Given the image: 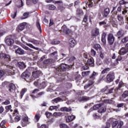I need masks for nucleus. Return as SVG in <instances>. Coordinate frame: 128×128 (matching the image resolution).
Wrapping results in <instances>:
<instances>
[{
  "label": "nucleus",
  "instance_id": "1",
  "mask_svg": "<svg viewBox=\"0 0 128 128\" xmlns=\"http://www.w3.org/2000/svg\"><path fill=\"white\" fill-rule=\"evenodd\" d=\"M6 66V69L3 70H0V78L4 76V74H6L8 76H14V72L12 70L14 67L8 65Z\"/></svg>",
  "mask_w": 128,
  "mask_h": 128
},
{
  "label": "nucleus",
  "instance_id": "2",
  "mask_svg": "<svg viewBox=\"0 0 128 128\" xmlns=\"http://www.w3.org/2000/svg\"><path fill=\"white\" fill-rule=\"evenodd\" d=\"M110 108L106 106L104 103L98 104L94 106V110H98V112L100 114H102V112H104L106 110H110Z\"/></svg>",
  "mask_w": 128,
  "mask_h": 128
},
{
  "label": "nucleus",
  "instance_id": "3",
  "mask_svg": "<svg viewBox=\"0 0 128 128\" xmlns=\"http://www.w3.org/2000/svg\"><path fill=\"white\" fill-rule=\"evenodd\" d=\"M98 74L97 72H93V73L90 76V80H90L89 84L84 86V90H86V88H90V86H92V84H94V80L96 78V76Z\"/></svg>",
  "mask_w": 128,
  "mask_h": 128
},
{
  "label": "nucleus",
  "instance_id": "4",
  "mask_svg": "<svg viewBox=\"0 0 128 128\" xmlns=\"http://www.w3.org/2000/svg\"><path fill=\"white\" fill-rule=\"evenodd\" d=\"M72 66H74V64L67 65L66 64H62L59 66L58 70H60V72H66V70L72 68Z\"/></svg>",
  "mask_w": 128,
  "mask_h": 128
},
{
  "label": "nucleus",
  "instance_id": "5",
  "mask_svg": "<svg viewBox=\"0 0 128 128\" xmlns=\"http://www.w3.org/2000/svg\"><path fill=\"white\" fill-rule=\"evenodd\" d=\"M14 36H6L5 38V42L7 46H12V44H14Z\"/></svg>",
  "mask_w": 128,
  "mask_h": 128
},
{
  "label": "nucleus",
  "instance_id": "6",
  "mask_svg": "<svg viewBox=\"0 0 128 128\" xmlns=\"http://www.w3.org/2000/svg\"><path fill=\"white\" fill-rule=\"evenodd\" d=\"M32 76L34 78H40V75L42 74V72L39 70L37 68H34V70L32 73Z\"/></svg>",
  "mask_w": 128,
  "mask_h": 128
},
{
  "label": "nucleus",
  "instance_id": "7",
  "mask_svg": "<svg viewBox=\"0 0 128 128\" xmlns=\"http://www.w3.org/2000/svg\"><path fill=\"white\" fill-rule=\"evenodd\" d=\"M0 58L1 60H6V62H10V56L8 54L4 53L0 54Z\"/></svg>",
  "mask_w": 128,
  "mask_h": 128
},
{
  "label": "nucleus",
  "instance_id": "8",
  "mask_svg": "<svg viewBox=\"0 0 128 128\" xmlns=\"http://www.w3.org/2000/svg\"><path fill=\"white\" fill-rule=\"evenodd\" d=\"M107 40L110 46L114 44V34H108Z\"/></svg>",
  "mask_w": 128,
  "mask_h": 128
},
{
  "label": "nucleus",
  "instance_id": "9",
  "mask_svg": "<svg viewBox=\"0 0 128 128\" xmlns=\"http://www.w3.org/2000/svg\"><path fill=\"white\" fill-rule=\"evenodd\" d=\"M30 73L28 72H23L21 76V78L25 80L26 82H28L30 80Z\"/></svg>",
  "mask_w": 128,
  "mask_h": 128
},
{
  "label": "nucleus",
  "instance_id": "10",
  "mask_svg": "<svg viewBox=\"0 0 128 128\" xmlns=\"http://www.w3.org/2000/svg\"><path fill=\"white\" fill-rule=\"evenodd\" d=\"M114 75L110 74H108L106 76V80H107V82H112L114 80Z\"/></svg>",
  "mask_w": 128,
  "mask_h": 128
},
{
  "label": "nucleus",
  "instance_id": "11",
  "mask_svg": "<svg viewBox=\"0 0 128 128\" xmlns=\"http://www.w3.org/2000/svg\"><path fill=\"white\" fill-rule=\"evenodd\" d=\"M94 48L98 52H103L102 48L100 44H96L94 46Z\"/></svg>",
  "mask_w": 128,
  "mask_h": 128
},
{
  "label": "nucleus",
  "instance_id": "12",
  "mask_svg": "<svg viewBox=\"0 0 128 128\" xmlns=\"http://www.w3.org/2000/svg\"><path fill=\"white\" fill-rule=\"evenodd\" d=\"M128 49H126L124 48H121V49L118 52L119 54H120L121 56H124V54H128Z\"/></svg>",
  "mask_w": 128,
  "mask_h": 128
},
{
  "label": "nucleus",
  "instance_id": "13",
  "mask_svg": "<svg viewBox=\"0 0 128 128\" xmlns=\"http://www.w3.org/2000/svg\"><path fill=\"white\" fill-rule=\"evenodd\" d=\"M15 52L17 54H20V56H22V54H26L24 50L20 48H18L16 50Z\"/></svg>",
  "mask_w": 128,
  "mask_h": 128
},
{
  "label": "nucleus",
  "instance_id": "14",
  "mask_svg": "<svg viewBox=\"0 0 128 128\" xmlns=\"http://www.w3.org/2000/svg\"><path fill=\"white\" fill-rule=\"evenodd\" d=\"M87 64L90 66H94V58H91L88 59Z\"/></svg>",
  "mask_w": 128,
  "mask_h": 128
},
{
  "label": "nucleus",
  "instance_id": "15",
  "mask_svg": "<svg viewBox=\"0 0 128 128\" xmlns=\"http://www.w3.org/2000/svg\"><path fill=\"white\" fill-rule=\"evenodd\" d=\"M66 100V98L64 99V98H60L58 97L52 100V104H54V102H56V104H57V102H64V100Z\"/></svg>",
  "mask_w": 128,
  "mask_h": 128
},
{
  "label": "nucleus",
  "instance_id": "16",
  "mask_svg": "<svg viewBox=\"0 0 128 128\" xmlns=\"http://www.w3.org/2000/svg\"><path fill=\"white\" fill-rule=\"evenodd\" d=\"M98 34H100V30L98 28H96L92 30V36H98Z\"/></svg>",
  "mask_w": 128,
  "mask_h": 128
},
{
  "label": "nucleus",
  "instance_id": "17",
  "mask_svg": "<svg viewBox=\"0 0 128 128\" xmlns=\"http://www.w3.org/2000/svg\"><path fill=\"white\" fill-rule=\"evenodd\" d=\"M60 30L62 32L66 34H68V32H70V30H68V29L66 27V25H63V26L62 27Z\"/></svg>",
  "mask_w": 128,
  "mask_h": 128
},
{
  "label": "nucleus",
  "instance_id": "18",
  "mask_svg": "<svg viewBox=\"0 0 128 128\" xmlns=\"http://www.w3.org/2000/svg\"><path fill=\"white\" fill-rule=\"evenodd\" d=\"M118 88H114V87L112 88L108 89V94H118Z\"/></svg>",
  "mask_w": 128,
  "mask_h": 128
},
{
  "label": "nucleus",
  "instance_id": "19",
  "mask_svg": "<svg viewBox=\"0 0 128 128\" xmlns=\"http://www.w3.org/2000/svg\"><path fill=\"white\" fill-rule=\"evenodd\" d=\"M90 100V98L86 96H83L78 98L79 102H88V100Z\"/></svg>",
  "mask_w": 128,
  "mask_h": 128
},
{
  "label": "nucleus",
  "instance_id": "20",
  "mask_svg": "<svg viewBox=\"0 0 128 128\" xmlns=\"http://www.w3.org/2000/svg\"><path fill=\"white\" fill-rule=\"evenodd\" d=\"M17 65L21 70H24V68H25L26 67L24 62H18Z\"/></svg>",
  "mask_w": 128,
  "mask_h": 128
},
{
  "label": "nucleus",
  "instance_id": "21",
  "mask_svg": "<svg viewBox=\"0 0 128 128\" xmlns=\"http://www.w3.org/2000/svg\"><path fill=\"white\" fill-rule=\"evenodd\" d=\"M124 36V30H120L117 32V36L118 38H122V36Z\"/></svg>",
  "mask_w": 128,
  "mask_h": 128
},
{
  "label": "nucleus",
  "instance_id": "22",
  "mask_svg": "<svg viewBox=\"0 0 128 128\" xmlns=\"http://www.w3.org/2000/svg\"><path fill=\"white\" fill-rule=\"evenodd\" d=\"M28 42H32V44H35L36 46L40 44V41L36 40L34 39L30 38L28 40Z\"/></svg>",
  "mask_w": 128,
  "mask_h": 128
},
{
  "label": "nucleus",
  "instance_id": "23",
  "mask_svg": "<svg viewBox=\"0 0 128 128\" xmlns=\"http://www.w3.org/2000/svg\"><path fill=\"white\" fill-rule=\"evenodd\" d=\"M69 44L71 48H74L76 44V40L74 38H70L68 40Z\"/></svg>",
  "mask_w": 128,
  "mask_h": 128
},
{
  "label": "nucleus",
  "instance_id": "24",
  "mask_svg": "<svg viewBox=\"0 0 128 128\" xmlns=\"http://www.w3.org/2000/svg\"><path fill=\"white\" fill-rule=\"evenodd\" d=\"M8 86H9V91L10 92H12V90H16V86L14 85V84L12 83L9 84Z\"/></svg>",
  "mask_w": 128,
  "mask_h": 128
},
{
  "label": "nucleus",
  "instance_id": "25",
  "mask_svg": "<svg viewBox=\"0 0 128 128\" xmlns=\"http://www.w3.org/2000/svg\"><path fill=\"white\" fill-rule=\"evenodd\" d=\"M74 118H76V116L74 115L68 116V118H66V122H72V120H74Z\"/></svg>",
  "mask_w": 128,
  "mask_h": 128
},
{
  "label": "nucleus",
  "instance_id": "26",
  "mask_svg": "<svg viewBox=\"0 0 128 128\" xmlns=\"http://www.w3.org/2000/svg\"><path fill=\"white\" fill-rule=\"evenodd\" d=\"M54 62V60L52 58L47 59L44 61L43 64H52Z\"/></svg>",
  "mask_w": 128,
  "mask_h": 128
},
{
  "label": "nucleus",
  "instance_id": "27",
  "mask_svg": "<svg viewBox=\"0 0 128 128\" xmlns=\"http://www.w3.org/2000/svg\"><path fill=\"white\" fill-rule=\"evenodd\" d=\"M88 20H89V22H92V18L90 16H88V14H86L84 16L83 20L84 22H88Z\"/></svg>",
  "mask_w": 128,
  "mask_h": 128
},
{
  "label": "nucleus",
  "instance_id": "28",
  "mask_svg": "<svg viewBox=\"0 0 128 128\" xmlns=\"http://www.w3.org/2000/svg\"><path fill=\"white\" fill-rule=\"evenodd\" d=\"M117 18L119 22L120 26L124 24V18L122 16H118Z\"/></svg>",
  "mask_w": 128,
  "mask_h": 128
},
{
  "label": "nucleus",
  "instance_id": "29",
  "mask_svg": "<svg viewBox=\"0 0 128 128\" xmlns=\"http://www.w3.org/2000/svg\"><path fill=\"white\" fill-rule=\"evenodd\" d=\"M110 14V8H106L104 10V16L106 18Z\"/></svg>",
  "mask_w": 128,
  "mask_h": 128
},
{
  "label": "nucleus",
  "instance_id": "30",
  "mask_svg": "<svg viewBox=\"0 0 128 128\" xmlns=\"http://www.w3.org/2000/svg\"><path fill=\"white\" fill-rule=\"evenodd\" d=\"M106 33H103L102 36V42H103V44H106Z\"/></svg>",
  "mask_w": 128,
  "mask_h": 128
},
{
  "label": "nucleus",
  "instance_id": "31",
  "mask_svg": "<svg viewBox=\"0 0 128 128\" xmlns=\"http://www.w3.org/2000/svg\"><path fill=\"white\" fill-rule=\"evenodd\" d=\"M104 102L106 104H114V101L112 100H104Z\"/></svg>",
  "mask_w": 128,
  "mask_h": 128
},
{
  "label": "nucleus",
  "instance_id": "32",
  "mask_svg": "<svg viewBox=\"0 0 128 128\" xmlns=\"http://www.w3.org/2000/svg\"><path fill=\"white\" fill-rule=\"evenodd\" d=\"M60 110H61V112H70V110H72V109H70L68 108H66V107H63L60 108Z\"/></svg>",
  "mask_w": 128,
  "mask_h": 128
},
{
  "label": "nucleus",
  "instance_id": "33",
  "mask_svg": "<svg viewBox=\"0 0 128 128\" xmlns=\"http://www.w3.org/2000/svg\"><path fill=\"white\" fill-rule=\"evenodd\" d=\"M46 94L44 92H40L36 96H34L33 98H40L42 96H44Z\"/></svg>",
  "mask_w": 128,
  "mask_h": 128
},
{
  "label": "nucleus",
  "instance_id": "34",
  "mask_svg": "<svg viewBox=\"0 0 128 128\" xmlns=\"http://www.w3.org/2000/svg\"><path fill=\"white\" fill-rule=\"evenodd\" d=\"M26 46H30V48H34V50H38V48H36L32 44H30V43L26 42Z\"/></svg>",
  "mask_w": 128,
  "mask_h": 128
},
{
  "label": "nucleus",
  "instance_id": "35",
  "mask_svg": "<svg viewBox=\"0 0 128 128\" xmlns=\"http://www.w3.org/2000/svg\"><path fill=\"white\" fill-rule=\"evenodd\" d=\"M18 28L20 30H24V23H22L18 26Z\"/></svg>",
  "mask_w": 128,
  "mask_h": 128
},
{
  "label": "nucleus",
  "instance_id": "36",
  "mask_svg": "<svg viewBox=\"0 0 128 128\" xmlns=\"http://www.w3.org/2000/svg\"><path fill=\"white\" fill-rule=\"evenodd\" d=\"M26 88H24L22 90L21 92H20V98H22V96H24V94H26Z\"/></svg>",
  "mask_w": 128,
  "mask_h": 128
},
{
  "label": "nucleus",
  "instance_id": "37",
  "mask_svg": "<svg viewBox=\"0 0 128 128\" xmlns=\"http://www.w3.org/2000/svg\"><path fill=\"white\" fill-rule=\"evenodd\" d=\"M12 105H9L8 106H6V112H10H10H12Z\"/></svg>",
  "mask_w": 128,
  "mask_h": 128
},
{
  "label": "nucleus",
  "instance_id": "38",
  "mask_svg": "<svg viewBox=\"0 0 128 128\" xmlns=\"http://www.w3.org/2000/svg\"><path fill=\"white\" fill-rule=\"evenodd\" d=\"M76 14L78 16H80L82 14H83L84 12H82V9L78 8L76 10Z\"/></svg>",
  "mask_w": 128,
  "mask_h": 128
},
{
  "label": "nucleus",
  "instance_id": "39",
  "mask_svg": "<svg viewBox=\"0 0 128 128\" xmlns=\"http://www.w3.org/2000/svg\"><path fill=\"white\" fill-rule=\"evenodd\" d=\"M104 62L106 64H110L112 63V59H105L104 60Z\"/></svg>",
  "mask_w": 128,
  "mask_h": 128
},
{
  "label": "nucleus",
  "instance_id": "40",
  "mask_svg": "<svg viewBox=\"0 0 128 128\" xmlns=\"http://www.w3.org/2000/svg\"><path fill=\"white\" fill-rule=\"evenodd\" d=\"M48 86V83H46V82H42V84H40V86L42 88H44Z\"/></svg>",
  "mask_w": 128,
  "mask_h": 128
},
{
  "label": "nucleus",
  "instance_id": "41",
  "mask_svg": "<svg viewBox=\"0 0 128 128\" xmlns=\"http://www.w3.org/2000/svg\"><path fill=\"white\" fill-rule=\"evenodd\" d=\"M90 74V71H86L82 72V76H88Z\"/></svg>",
  "mask_w": 128,
  "mask_h": 128
},
{
  "label": "nucleus",
  "instance_id": "42",
  "mask_svg": "<svg viewBox=\"0 0 128 128\" xmlns=\"http://www.w3.org/2000/svg\"><path fill=\"white\" fill-rule=\"evenodd\" d=\"M128 36L124 37L122 40V44H125L126 42H128Z\"/></svg>",
  "mask_w": 128,
  "mask_h": 128
},
{
  "label": "nucleus",
  "instance_id": "43",
  "mask_svg": "<svg viewBox=\"0 0 128 128\" xmlns=\"http://www.w3.org/2000/svg\"><path fill=\"white\" fill-rule=\"evenodd\" d=\"M48 8L50 10H56V6H54V4H49Z\"/></svg>",
  "mask_w": 128,
  "mask_h": 128
},
{
  "label": "nucleus",
  "instance_id": "44",
  "mask_svg": "<svg viewBox=\"0 0 128 128\" xmlns=\"http://www.w3.org/2000/svg\"><path fill=\"white\" fill-rule=\"evenodd\" d=\"M40 118V114H36L35 116L36 122H38Z\"/></svg>",
  "mask_w": 128,
  "mask_h": 128
},
{
  "label": "nucleus",
  "instance_id": "45",
  "mask_svg": "<svg viewBox=\"0 0 128 128\" xmlns=\"http://www.w3.org/2000/svg\"><path fill=\"white\" fill-rule=\"evenodd\" d=\"M122 98H126V96H128V91L126 90L124 92V94L122 95Z\"/></svg>",
  "mask_w": 128,
  "mask_h": 128
},
{
  "label": "nucleus",
  "instance_id": "46",
  "mask_svg": "<svg viewBox=\"0 0 128 128\" xmlns=\"http://www.w3.org/2000/svg\"><path fill=\"white\" fill-rule=\"evenodd\" d=\"M62 112H55L54 113L53 116H62Z\"/></svg>",
  "mask_w": 128,
  "mask_h": 128
},
{
  "label": "nucleus",
  "instance_id": "47",
  "mask_svg": "<svg viewBox=\"0 0 128 128\" xmlns=\"http://www.w3.org/2000/svg\"><path fill=\"white\" fill-rule=\"evenodd\" d=\"M89 4H88V8H92L94 6V2L92 0H88Z\"/></svg>",
  "mask_w": 128,
  "mask_h": 128
},
{
  "label": "nucleus",
  "instance_id": "48",
  "mask_svg": "<svg viewBox=\"0 0 128 128\" xmlns=\"http://www.w3.org/2000/svg\"><path fill=\"white\" fill-rule=\"evenodd\" d=\"M22 121L24 122H26L28 124V116L23 117Z\"/></svg>",
  "mask_w": 128,
  "mask_h": 128
},
{
  "label": "nucleus",
  "instance_id": "49",
  "mask_svg": "<svg viewBox=\"0 0 128 128\" xmlns=\"http://www.w3.org/2000/svg\"><path fill=\"white\" fill-rule=\"evenodd\" d=\"M50 110H58V107L56 106H50Z\"/></svg>",
  "mask_w": 128,
  "mask_h": 128
},
{
  "label": "nucleus",
  "instance_id": "50",
  "mask_svg": "<svg viewBox=\"0 0 128 128\" xmlns=\"http://www.w3.org/2000/svg\"><path fill=\"white\" fill-rule=\"evenodd\" d=\"M36 26L38 30H40V32H42V28L40 27V22H36Z\"/></svg>",
  "mask_w": 128,
  "mask_h": 128
},
{
  "label": "nucleus",
  "instance_id": "51",
  "mask_svg": "<svg viewBox=\"0 0 128 128\" xmlns=\"http://www.w3.org/2000/svg\"><path fill=\"white\" fill-rule=\"evenodd\" d=\"M110 68H106L102 71V74H106V72H110Z\"/></svg>",
  "mask_w": 128,
  "mask_h": 128
},
{
  "label": "nucleus",
  "instance_id": "52",
  "mask_svg": "<svg viewBox=\"0 0 128 128\" xmlns=\"http://www.w3.org/2000/svg\"><path fill=\"white\" fill-rule=\"evenodd\" d=\"M122 126H124V122H120L118 124L117 128H122Z\"/></svg>",
  "mask_w": 128,
  "mask_h": 128
},
{
  "label": "nucleus",
  "instance_id": "53",
  "mask_svg": "<svg viewBox=\"0 0 128 128\" xmlns=\"http://www.w3.org/2000/svg\"><path fill=\"white\" fill-rule=\"evenodd\" d=\"M118 124V121H114L112 124V128H116V126Z\"/></svg>",
  "mask_w": 128,
  "mask_h": 128
},
{
  "label": "nucleus",
  "instance_id": "54",
  "mask_svg": "<svg viewBox=\"0 0 128 128\" xmlns=\"http://www.w3.org/2000/svg\"><path fill=\"white\" fill-rule=\"evenodd\" d=\"M91 53H92V56H94L96 54V52L94 49L91 50Z\"/></svg>",
  "mask_w": 128,
  "mask_h": 128
},
{
  "label": "nucleus",
  "instance_id": "55",
  "mask_svg": "<svg viewBox=\"0 0 128 128\" xmlns=\"http://www.w3.org/2000/svg\"><path fill=\"white\" fill-rule=\"evenodd\" d=\"M51 44H60V41L57 40H54L51 42Z\"/></svg>",
  "mask_w": 128,
  "mask_h": 128
},
{
  "label": "nucleus",
  "instance_id": "56",
  "mask_svg": "<svg viewBox=\"0 0 128 128\" xmlns=\"http://www.w3.org/2000/svg\"><path fill=\"white\" fill-rule=\"evenodd\" d=\"M60 128H68V126L66 124H60Z\"/></svg>",
  "mask_w": 128,
  "mask_h": 128
},
{
  "label": "nucleus",
  "instance_id": "57",
  "mask_svg": "<svg viewBox=\"0 0 128 128\" xmlns=\"http://www.w3.org/2000/svg\"><path fill=\"white\" fill-rule=\"evenodd\" d=\"M108 86H106L104 88L101 90L102 92H104L106 90H108Z\"/></svg>",
  "mask_w": 128,
  "mask_h": 128
},
{
  "label": "nucleus",
  "instance_id": "58",
  "mask_svg": "<svg viewBox=\"0 0 128 128\" xmlns=\"http://www.w3.org/2000/svg\"><path fill=\"white\" fill-rule=\"evenodd\" d=\"M14 120L16 122H20V118L18 116H16L14 118Z\"/></svg>",
  "mask_w": 128,
  "mask_h": 128
},
{
  "label": "nucleus",
  "instance_id": "59",
  "mask_svg": "<svg viewBox=\"0 0 128 128\" xmlns=\"http://www.w3.org/2000/svg\"><path fill=\"white\" fill-rule=\"evenodd\" d=\"M38 84H40V80H38L34 82V85H35L36 86H38Z\"/></svg>",
  "mask_w": 128,
  "mask_h": 128
},
{
  "label": "nucleus",
  "instance_id": "60",
  "mask_svg": "<svg viewBox=\"0 0 128 128\" xmlns=\"http://www.w3.org/2000/svg\"><path fill=\"white\" fill-rule=\"evenodd\" d=\"M28 14H30V13L28 12H24L23 14L24 16V18H27L28 16Z\"/></svg>",
  "mask_w": 128,
  "mask_h": 128
},
{
  "label": "nucleus",
  "instance_id": "61",
  "mask_svg": "<svg viewBox=\"0 0 128 128\" xmlns=\"http://www.w3.org/2000/svg\"><path fill=\"white\" fill-rule=\"evenodd\" d=\"M105 24H106V22L104 20L99 22L100 26H104Z\"/></svg>",
  "mask_w": 128,
  "mask_h": 128
},
{
  "label": "nucleus",
  "instance_id": "62",
  "mask_svg": "<svg viewBox=\"0 0 128 128\" xmlns=\"http://www.w3.org/2000/svg\"><path fill=\"white\" fill-rule=\"evenodd\" d=\"M52 114L50 112H46V118H50V116H52Z\"/></svg>",
  "mask_w": 128,
  "mask_h": 128
},
{
  "label": "nucleus",
  "instance_id": "63",
  "mask_svg": "<svg viewBox=\"0 0 128 128\" xmlns=\"http://www.w3.org/2000/svg\"><path fill=\"white\" fill-rule=\"evenodd\" d=\"M124 106V103L118 104H117V107L118 108H122V106Z\"/></svg>",
  "mask_w": 128,
  "mask_h": 128
},
{
  "label": "nucleus",
  "instance_id": "64",
  "mask_svg": "<svg viewBox=\"0 0 128 128\" xmlns=\"http://www.w3.org/2000/svg\"><path fill=\"white\" fill-rule=\"evenodd\" d=\"M122 82H120L119 83L118 88H118V90H120V88H122Z\"/></svg>",
  "mask_w": 128,
  "mask_h": 128
}]
</instances>
